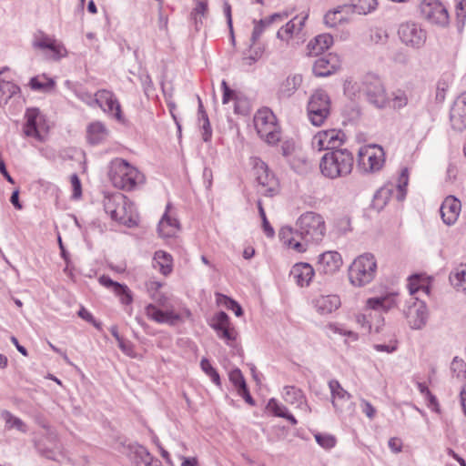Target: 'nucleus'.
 Returning a JSON list of instances; mask_svg holds the SVG:
<instances>
[{
    "label": "nucleus",
    "mask_w": 466,
    "mask_h": 466,
    "mask_svg": "<svg viewBox=\"0 0 466 466\" xmlns=\"http://www.w3.org/2000/svg\"><path fill=\"white\" fill-rule=\"evenodd\" d=\"M326 232L324 218L315 212L303 213L297 220L296 234L307 246L309 243H319Z\"/></svg>",
    "instance_id": "f03ea898"
},
{
    "label": "nucleus",
    "mask_w": 466,
    "mask_h": 466,
    "mask_svg": "<svg viewBox=\"0 0 466 466\" xmlns=\"http://www.w3.org/2000/svg\"><path fill=\"white\" fill-rule=\"evenodd\" d=\"M376 269L377 263L372 254L360 255L349 268L350 282L355 287H363L373 280Z\"/></svg>",
    "instance_id": "20e7f679"
},
{
    "label": "nucleus",
    "mask_w": 466,
    "mask_h": 466,
    "mask_svg": "<svg viewBox=\"0 0 466 466\" xmlns=\"http://www.w3.org/2000/svg\"><path fill=\"white\" fill-rule=\"evenodd\" d=\"M268 408L272 411L274 416L280 418H285L289 412V410L285 406L279 404L275 399L269 400Z\"/></svg>",
    "instance_id": "864d4df0"
},
{
    "label": "nucleus",
    "mask_w": 466,
    "mask_h": 466,
    "mask_svg": "<svg viewBox=\"0 0 466 466\" xmlns=\"http://www.w3.org/2000/svg\"><path fill=\"white\" fill-rule=\"evenodd\" d=\"M360 91L367 100L376 107L382 108L387 103L384 87L380 79L368 77L362 84Z\"/></svg>",
    "instance_id": "f8f14e48"
},
{
    "label": "nucleus",
    "mask_w": 466,
    "mask_h": 466,
    "mask_svg": "<svg viewBox=\"0 0 466 466\" xmlns=\"http://www.w3.org/2000/svg\"><path fill=\"white\" fill-rule=\"evenodd\" d=\"M152 264L155 268L167 276L172 270V257L167 252L157 250L155 252Z\"/></svg>",
    "instance_id": "7c9ffc66"
},
{
    "label": "nucleus",
    "mask_w": 466,
    "mask_h": 466,
    "mask_svg": "<svg viewBox=\"0 0 466 466\" xmlns=\"http://www.w3.org/2000/svg\"><path fill=\"white\" fill-rule=\"evenodd\" d=\"M95 96L96 103L104 112L114 116L117 120H121V106L113 93L103 89L97 91Z\"/></svg>",
    "instance_id": "dca6fc26"
},
{
    "label": "nucleus",
    "mask_w": 466,
    "mask_h": 466,
    "mask_svg": "<svg viewBox=\"0 0 466 466\" xmlns=\"http://www.w3.org/2000/svg\"><path fill=\"white\" fill-rule=\"evenodd\" d=\"M3 418L5 420L6 424H8L10 428H15L24 433L26 432L27 428L25 422L21 419L15 417L11 412L7 410L4 411Z\"/></svg>",
    "instance_id": "c03bdc74"
},
{
    "label": "nucleus",
    "mask_w": 466,
    "mask_h": 466,
    "mask_svg": "<svg viewBox=\"0 0 466 466\" xmlns=\"http://www.w3.org/2000/svg\"><path fill=\"white\" fill-rule=\"evenodd\" d=\"M258 133L269 145H275L280 140V132L276 125H271L268 128L259 127V132Z\"/></svg>",
    "instance_id": "ea45409f"
},
{
    "label": "nucleus",
    "mask_w": 466,
    "mask_h": 466,
    "mask_svg": "<svg viewBox=\"0 0 466 466\" xmlns=\"http://www.w3.org/2000/svg\"><path fill=\"white\" fill-rule=\"evenodd\" d=\"M280 240H282L289 247L292 248L298 252L306 251V245L296 239V237H299L296 234L292 228L289 226L282 227L279 233Z\"/></svg>",
    "instance_id": "c756f323"
},
{
    "label": "nucleus",
    "mask_w": 466,
    "mask_h": 466,
    "mask_svg": "<svg viewBox=\"0 0 466 466\" xmlns=\"http://www.w3.org/2000/svg\"><path fill=\"white\" fill-rule=\"evenodd\" d=\"M207 13L208 3L205 0H197L196 6L190 14L191 19L194 21L197 30H198V25H202L201 16H205Z\"/></svg>",
    "instance_id": "a19ab883"
},
{
    "label": "nucleus",
    "mask_w": 466,
    "mask_h": 466,
    "mask_svg": "<svg viewBox=\"0 0 466 466\" xmlns=\"http://www.w3.org/2000/svg\"><path fill=\"white\" fill-rule=\"evenodd\" d=\"M354 165L352 153L346 149H337L325 153L319 162L321 174L330 179L350 175Z\"/></svg>",
    "instance_id": "f257e3e1"
},
{
    "label": "nucleus",
    "mask_w": 466,
    "mask_h": 466,
    "mask_svg": "<svg viewBox=\"0 0 466 466\" xmlns=\"http://www.w3.org/2000/svg\"><path fill=\"white\" fill-rule=\"evenodd\" d=\"M123 202H125V196L121 193L107 196L104 199V209L110 217H116L117 212H116V209L118 207L117 205Z\"/></svg>",
    "instance_id": "c9c22d12"
},
{
    "label": "nucleus",
    "mask_w": 466,
    "mask_h": 466,
    "mask_svg": "<svg viewBox=\"0 0 466 466\" xmlns=\"http://www.w3.org/2000/svg\"><path fill=\"white\" fill-rule=\"evenodd\" d=\"M254 23H255V25H254L253 32H252L251 38H250L251 46L256 44V42L258 40V38L262 35L266 25H268L266 23V20H264V19H261L258 22L254 21Z\"/></svg>",
    "instance_id": "6e6d98bb"
},
{
    "label": "nucleus",
    "mask_w": 466,
    "mask_h": 466,
    "mask_svg": "<svg viewBox=\"0 0 466 466\" xmlns=\"http://www.w3.org/2000/svg\"><path fill=\"white\" fill-rule=\"evenodd\" d=\"M170 208V204L167 205L166 212L158 223V232L163 238L173 237L177 230L179 228V222L177 218H171L167 211Z\"/></svg>",
    "instance_id": "cd10ccee"
},
{
    "label": "nucleus",
    "mask_w": 466,
    "mask_h": 466,
    "mask_svg": "<svg viewBox=\"0 0 466 466\" xmlns=\"http://www.w3.org/2000/svg\"><path fill=\"white\" fill-rule=\"evenodd\" d=\"M212 321L211 327L217 331L220 339L228 342L236 340L235 329L230 327L229 317L226 312L219 311Z\"/></svg>",
    "instance_id": "6ab92c4d"
},
{
    "label": "nucleus",
    "mask_w": 466,
    "mask_h": 466,
    "mask_svg": "<svg viewBox=\"0 0 466 466\" xmlns=\"http://www.w3.org/2000/svg\"><path fill=\"white\" fill-rule=\"evenodd\" d=\"M40 111L36 107L27 108L25 114V124L24 125V134L26 137H34L38 141H42V136L38 130L37 118Z\"/></svg>",
    "instance_id": "393cba45"
},
{
    "label": "nucleus",
    "mask_w": 466,
    "mask_h": 466,
    "mask_svg": "<svg viewBox=\"0 0 466 466\" xmlns=\"http://www.w3.org/2000/svg\"><path fill=\"white\" fill-rule=\"evenodd\" d=\"M461 204V201L453 196L447 197L442 202L440 212L442 221L448 225H453L460 215Z\"/></svg>",
    "instance_id": "aec40b11"
},
{
    "label": "nucleus",
    "mask_w": 466,
    "mask_h": 466,
    "mask_svg": "<svg viewBox=\"0 0 466 466\" xmlns=\"http://www.w3.org/2000/svg\"><path fill=\"white\" fill-rule=\"evenodd\" d=\"M254 171L258 183L264 188V193L268 196L275 195L278 191L279 183L267 164L260 159H257L254 164Z\"/></svg>",
    "instance_id": "ddd939ff"
},
{
    "label": "nucleus",
    "mask_w": 466,
    "mask_h": 466,
    "mask_svg": "<svg viewBox=\"0 0 466 466\" xmlns=\"http://www.w3.org/2000/svg\"><path fill=\"white\" fill-rule=\"evenodd\" d=\"M450 281L458 291L466 293V267L451 273Z\"/></svg>",
    "instance_id": "4c0bfd02"
},
{
    "label": "nucleus",
    "mask_w": 466,
    "mask_h": 466,
    "mask_svg": "<svg viewBox=\"0 0 466 466\" xmlns=\"http://www.w3.org/2000/svg\"><path fill=\"white\" fill-rule=\"evenodd\" d=\"M146 315L157 323H166L170 326L177 325L181 320V316L173 310H161L154 304H148L145 308Z\"/></svg>",
    "instance_id": "412c9836"
},
{
    "label": "nucleus",
    "mask_w": 466,
    "mask_h": 466,
    "mask_svg": "<svg viewBox=\"0 0 466 466\" xmlns=\"http://www.w3.org/2000/svg\"><path fill=\"white\" fill-rule=\"evenodd\" d=\"M373 348L377 351H384L387 353H393L397 350V340H390V344H375Z\"/></svg>",
    "instance_id": "69168bd1"
},
{
    "label": "nucleus",
    "mask_w": 466,
    "mask_h": 466,
    "mask_svg": "<svg viewBox=\"0 0 466 466\" xmlns=\"http://www.w3.org/2000/svg\"><path fill=\"white\" fill-rule=\"evenodd\" d=\"M343 21L340 8L329 11L324 15V23L327 26L335 27Z\"/></svg>",
    "instance_id": "49530a36"
},
{
    "label": "nucleus",
    "mask_w": 466,
    "mask_h": 466,
    "mask_svg": "<svg viewBox=\"0 0 466 466\" xmlns=\"http://www.w3.org/2000/svg\"><path fill=\"white\" fill-rule=\"evenodd\" d=\"M221 86L223 89L222 103L228 104L230 100L236 101V97H238L235 90L231 89L225 80L222 81Z\"/></svg>",
    "instance_id": "13d9d810"
},
{
    "label": "nucleus",
    "mask_w": 466,
    "mask_h": 466,
    "mask_svg": "<svg viewBox=\"0 0 466 466\" xmlns=\"http://www.w3.org/2000/svg\"><path fill=\"white\" fill-rule=\"evenodd\" d=\"M217 301L222 304L228 309L234 311L237 317L243 315V309L241 306L235 299L226 295L217 294Z\"/></svg>",
    "instance_id": "79ce46f5"
},
{
    "label": "nucleus",
    "mask_w": 466,
    "mask_h": 466,
    "mask_svg": "<svg viewBox=\"0 0 466 466\" xmlns=\"http://www.w3.org/2000/svg\"><path fill=\"white\" fill-rule=\"evenodd\" d=\"M317 443L324 449H331L336 445V439L329 434H315Z\"/></svg>",
    "instance_id": "09e8293b"
},
{
    "label": "nucleus",
    "mask_w": 466,
    "mask_h": 466,
    "mask_svg": "<svg viewBox=\"0 0 466 466\" xmlns=\"http://www.w3.org/2000/svg\"><path fill=\"white\" fill-rule=\"evenodd\" d=\"M303 82V76L300 74H290L282 82H280L277 96L279 99H288L291 97L300 87Z\"/></svg>",
    "instance_id": "4be33fe9"
},
{
    "label": "nucleus",
    "mask_w": 466,
    "mask_h": 466,
    "mask_svg": "<svg viewBox=\"0 0 466 466\" xmlns=\"http://www.w3.org/2000/svg\"><path fill=\"white\" fill-rule=\"evenodd\" d=\"M451 371L457 378H466V363L463 360L455 357L451 364Z\"/></svg>",
    "instance_id": "de8ad7c7"
},
{
    "label": "nucleus",
    "mask_w": 466,
    "mask_h": 466,
    "mask_svg": "<svg viewBox=\"0 0 466 466\" xmlns=\"http://www.w3.org/2000/svg\"><path fill=\"white\" fill-rule=\"evenodd\" d=\"M200 367L202 369V370L208 376L210 377L211 380L218 386H220L221 385V380H220V377H219V374L218 373V371L216 370L215 368H213V366L211 365V363L209 362V360L206 358H203L200 361Z\"/></svg>",
    "instance_id": "37998d69"
},
{
    "label": "nucleus",
    "mask_w": 466,
    "mask_h": 466,
    "mask_svg": "<svg viewBox=\"0 0 466 466\" xmlns=\"http://www.w3.org/2000/svg\"><path fill=\"white\" fill-rule=\"evenodd\" d=\"M309 119L316 127L321 126L330 113V99L324 90H316L307 106Z\"/></svg>",
    "instance_id": "423d86ee"
},
{
    "label": "nucleus",
    "mask_w": 466,
    "mask_h": 466,
    "mask_svg": "<svg viewBox=\"0 0 466 466\" xmlns=\"http://www.w3.org/2000/svg\"><path fill=\"white\" fill-rule=\"evenodd\" d=\"M99 280L102 285H104L107 288H112L114 292L116 289H123V284L114 281L109 277L102 276Z\"/></svg>",
    "instance_id": "338daca9"
},
{
    "label": "nucleus",
    "mask_w": 466,
    "mask_h": 466,
    "mask_svg": "<svg viewBox=\"0 0 466 466\" xmlns=\"http://www.w3.org/2000/svg\"><path fill=\"white\" fill-rule=\"evenodd\" d=\"M117 206L118 207L116 209V212H117V216L111 217V218L123 225H128V222L131 221V218L127 216V198L125 197V202Z\"/></svg>",
    "instance_id": "8fccbe9b"
},
{
    "label": "nucleus",
    "mask_w": 466,
    "mask_h": 466,
    "mask_svg": "<svg viewBox=\"0 0 466 466\" xmlns=\"http://www.w3.org/2000/svg\"><path fill=\"white\" fill-rule=\"evenodd\" d=\"M139 80L144 88V92L147 96H149V93L153 91V82L150 76L147 72H142L139 75Z\"/></svg>",
    "instance_id": "680f3d73"
},
{
    "label": "nucleus",
    "mask_w": 466,
    "mask_h": 466,
    "mask_svg": "<svg viewBox=\"0 0 466 466\" xmlns=\"http://www.w3.org/2000/svg\"><path fill=\"white\" fill-rule=\"evenodd\" d=\"M229 380L236 387L237 390L242 389L247 386L244 376L239 369H234L229 373Z\"/></svg>",
    "instance_id": "603ef678"
},
{
    "label": "nucleus",
    "mask_w": 466,
    "mask_h": 466,
    "mask_svg": "<svg viewBox=\"0 0 466 466\" xmlns=\"http://www.w3.org/2000/svg\"><path fill=\"white\" fill-rule=\"evenodd\" d=\"M308 15L302 17H294L292 20L288 22L284 26H282L277 33V37L281 40L288 41L292 37L294 33L299 32L304 26L305 21Z\"/></svg>",
    "instance_id": "c85d7f7f"
},
{
    "label": "nucleus",
    "mask_w": 466,
    "mask_h": 466,
    "mask_svg": "<svg viewBox=\"0 0 466 466\" xmlns=\"http://www.w3.org/2000/svg\"><path fill=\"white\" fill-rule=\"evenodd\" d=\"M346 135L341 129H328L318 132L312 138V147L318 151L327 152L341 149Z\"/></svg>",
    "instance_id": "1a4fd4ad"
},
{
    "label": "nucleus",
    "mask_w": 466,
    "mask_h": 466,
    "mask_svg": "<svg viewBox=\"0 0 466 466\" xmlns=\"http://www.w3.org/2000/svg\"><path fill=\"white\" fill-rule=\"evenodd\" d=\"M283 397L286 402L290 404L298 403L299 407L304 405L308 411H310V408L308 405L302 391L294 386H285L283 389Z\"/></svg>",
    "instance_id": "2f4dec72"
},
{
    "label": "nucleus",
    "mask_w": 466,
    "mask_h": 466,
    "mask_svg": "<svg viewBox=\"0 0 466 466\" xmlns=\"http://www.w3.org/2000/svg\"><path fill=\"white\" fill-rule=\"evenodd\" d=\"M398 34L403 44L413 48H420L427 39L426 31L415 22L402 23L399 27Z\"/></svg>",
    "instance_id": "9b49d317"
},
{
    "label": "nucleus",
    "mask_w": 466,
    "mask_h": 466,
    "mask_svg": "<svg viewBox=\"0 0 466 466\" xmlns=\"http://www.w3.org/2000/svg\"><path fill=\"white\" fill-rule=\"evenodd\" d=\"M314 273V268L310 264L299 262L292 267L289 275L299 286L305 287L309 285Z\"/></svg>",
    "instance_id": "5701e85b"
},
{
    "label": "nucleus",
    "mask_w": 466,
    "mask_h": 466,
    "mask_svg": "<svg viewBox=\"0 0 466 466\" xmlns=\"http://www.w3.org/2000/svg\"><path fill=\"white\" fill-rule=\"evenodd\" d=\"M342 265L341 255L337 251H326L319 256L317 270L321 274L332 275Z\"/></svg>",
    "instance_id": "a211bd4d"
},
{
    "label": "nucleus",
    "mask_w": 466,
    "mask_h": 466,
    "mask_svg": "<svg viewBox=\"0 0 466 466\" xmlns=\"http://www.w3.org/2000/svg\"><path fill=\"white\" fill-rule=\"evenodd\" d=\"M341 61L338 55L326 54L318 57L312 66L313 75L317 77H326L335 74L340 69Z\"/></svg>",
    "instance_id": "4468645a"
},
{
    "label": "nucleus",
    "mask_w": 466,
    "mask_h": 466,
    "mask_svg": "<svg viewBox=\"0 0 466 466\" xmlns=\"http://www.w3.org/2000/svg\"><path fill=\"white\" fill-rule=\"evenodd\" d=\"M34 46L39 49L50 50L56 60L60 59L67 55V51L63 44L57 43L56 39L46 35H43L39 39L34 42Z\"/></svg>",
    "instance_id": "b1692460"
},
{
    "label": "nucleus",
    "mask_w": 466,
    "mask_h": 466,
    "mask_svg": "<svg viewBox=\"0 0 466 466\" xmlns=\"http://www.w3.org/2000/svg\"><path fill=\"white\" fill-rule=\"evenodd\" d=\"M320 315L330 314L340 306V299L337 295L319 296L312 301Z\"/></svg>",
    "instance_id": "a878e982"
},
{
    "label": "nucleus",
    "mask_w": 466,
    "mask_h": 466,
    "mask_svg": "<svg viewBox=\"0 0 466 466\" xmlns=\"http://www.w3.org/2000/svg\"><path fill=\"white\" fill-rule=\"evenodd\" d=\"M413 301L404 310L409 325L413 329H420L428 319L427 306L424 301L411 299Z\"/></svg>",
    "instance_id": "2eb2a0df"
},
{
    "label": "nucleus",
    "mask_w": 466,
    "mask_h": 466,
    "mask_svg": "<svg viewBox=\"0 0 466 466\" xmlns=\"http://www.w3.org/2000/svg\"><path fill=\"white\" fill-rule=\"evenodd\" d=\"M420 16L431 24L445 26L449 24L446 7L438 0H422L419 5Z\"/></svg>",
    "instance_id": "9d476101"
},
{
    "label": "nucleus",
    "mask_w": 466,
    "mask_h": 466,
    "mask_svg": "<svg viewBox=\"0 0 466 466\" xmlns=\"http://www.w3.org/2000/svg\"><path fill=\"white\" fill-rule=\"evenodd\" d=\"M366 305L370 309V314L372 315V317H370V319L372 320L371 332H381L384 326V318L382 313L388 312L396 306L395 297L385 296L370 298L367 300Z\"/></svg>",
    "instance_id": "0eeeda50"
},
{
    "label": "nucleus",
    "mask_w": 466,
    "mask_h": 466,
    "mask_svg": "<svg viewBox=\"0 0 466 466\" xmlns=\"http://www.w3.org/2000/svg\"><path fill=\"white\" fill-rule=\"evenodd\" d=\"M377 5V0H359V4L355 6L360 10V12L367 14L374 10Z\"/></svg>",
    "instance_id": "bf43d9fd"
},
{
    "label": "nucleus",
    "mask_w": 466,
    "mask_h": 466,
    "mask_svg": "<svg viewBox=\"0 0 466 466\" xmlns=\"http://www.w3.org/2000/svg\"><path fill=\"white\" fill-rule=\"evenodd\" d=\"M450 120L453 129L460 132L466 129V92L454 101L450 112Z\"/></svg>",
    "instance_id": "f3484780"
},
{
    "label": "nucleus",
    "mask_w": 466,
    "mask_h": 466,
    "mask_svg": "<svg viewBox=\"0 0 466 466\" xmlns=\"http://www.w3.org/2000/svg\"><path fill=\"white\" fill-rule=\"evenodd\" d=\"M199 122H202L201 129H202V138L205 142H208L212 137V128L210 126V122L208 116H204L203 118L198 119Z\"/></svg>",
    "instance_id": "4d7b16f0"
},
{
    "label": "nucleus",
    "mask_w": 466,
    "mask_h": 466,
    "mask_svg": "<svg viewBox=\"0 0 466 466\" xmlns=\"http://www.w3.org/2000/svg\"><path fill=\"white\" fill-rule=\"evenodd\" d=\"M329 388L331 393L332 405L337 410L340 409L339 403L337 402V400L339 401H348L351 399V395L342 388V386L337 380H329Z\"/></svg>",
    "instance_id": "473e14b6"
},
{
    "label": "nucleus",
    "mask_w": 466,
    "mask_h": 466,
    "mask_svg": "<svg viewBox=\"0 0 466 466\" xmlns=\"http://www.w3.org/2000/svg\"><path fill=\"white\" fill-rule=\"evenodd\" d=\"M108 176L116 187L127 191L134 189L142 177L135 167L122 158H115L111 161Z\"/></svg>",
    "instance_id": "7ed1b4c3"
},
{
    "label": "nucleus",
    "mask_w": 466,
    "mask_h": 466,
    "mask_svg": "<svg viewBox=\"0 0 466 466\" xmlns=\"http://www.w3.org/2000/svg\"><path fill=\"white\" fill-rule=\"evenodd\" d=\"M455 5L457 17L463 22L466 18V0H456Z\"/></svg>",
    "instance_id": "774afa93"
},
{
    "label": "nucleus",
    "mask_w": 466,
    "mask_h": 466,
    "mask_svg": "<svg viewBox=\"0 0 466 466\" xmlns=\"http://www.w3.org/2000/svg\"><path fill=\"white\" fill-rule=\"evenodd\" d=\"M333 44V36L329 34H321L314 37L307 46L309 55L318 56Z\"/></svg>",
    "instance_id": "bb28decb"
},
{
    "label": "nucleus",
    "mask_w": 466,
    "mask_h": 466,
    "mask_svg": "<svg viewBox=\"0 0 466 466\" xmlns=\"http://www.w3.org/2000/svg\"><path fill=\"white\" fill-rule=\"evenodd\" d=\"M389 35L386 30L382 28H376L370 34V40L377 45H385L388 41Z\"/></svg>",
    "instance_id": "5fc2aeb1"
},
{
    "label": "nucleus",
    "mask_w": 466,
    "mask_h": 466,
    "mask_svg": "<svg viewBox=\"0 0 466 466\" xmlns=\"http://www.w3.org/2000/svg\"><path fill=\"white\" fill-rule=\"evenodd\" d=\"M29 86L32 90L48 93L56 86V82L52 78H48L46 75L41 76H34L29 81Z\"/></svg>",
    "instance_id": "f704fd0d"
},
{
    "label": "nucleus",
    "mask_w": 466,
    "mask_h": 466,
    "mask_svg": "<svg viewBox=\"0 0 466 466\" xmlns=\"http://www.w3.org/2000/svg\"><path fill=\"white\" fill-rule=\"evenodd\" d=\"M70 181L73 187V198H79L82 195V187L78 176L76 174L71 175Z\"/></svg>",
    "instance_id": "0e129e2a"
},
{
    "label": "nucleus",
    "mask_w": 466,
    "mask_h": 466,
    "mask_svg": "<svg viewBox=\"0 0 466 466\" xmlns=\"http://www.w3.org/2000/svg\"><path fill=\"white\" fill-rule=\"evenodd\" d=\"M20 87L17 85L8 81H2L0 85V103L2 101L7 103L12 96L20 93Z\"/></svg>",
    "instance_id": "58836bf2"
},
{
    "label": "nucleus",
    "mask_w": 466,
    "mask_h": 466,
    "mask_svg": "<svg viewBox=\"0 0 466 466\" xmlns=\"http://www.w3.org/2000/svg\"><path fill=\"white\" fill-rule=\"evenodd\" d=\"M409 182L408 169L404 168L401 170L400 175L398 178V184L395 187L392 184L385 185L378 189L373 197L371 202V208L377 211H380L387 205L395 189L397 190L396 198L398 201L404 200L407 192V186Z\"/></svg>",
    "instance_id": "39448f33"
},
{
    "label": "nucleus",
    "mask_w": 466,
    "mask_h": 466,
    "mask_svg": "<svg viewBox=\"0 0 466 466\" xmlns=\"http://www.w3.org/2000/svg\"><path fill=\"white\" fill-rule=\"evenodd\" d=\"M275 116L269 110H260L254 117L255 127L257 131L259 132V127L268 128L274 123Z\"/></svg>",
    "instance_id": "e433bc0d"
},
{
    "label": "nucleus",
    "mask_w": 466,
    "mask_h": 466,
    "mask_svg": "<svg viewBox=\"0 0 466 466\" xmlns=\"http://www.w3.org/2000/svg\"><path fill=\"white\" fill-rule=\"evenodd\" d=\"M234 111L236 114L246 116L248 114V103L246 99L236 97Z\"/></svg>",
    "instance_id": "e2e57ef3"
},
{
    "label": "nucleus",
    "mask_w": 466,
    "mask_h": 466,
    "mask_svg": "<svg viewBox=\"0 0 466 466\" xmlns=\"http://www.w3.org/2000/svg\"><path fill=\"white\" fill-rule=\"evenodd\" d=\"M130 450L134 454V460L136 464H145L147 461H148L151 458V455L148 452V451L141 445L130 446Z\"/></svg>",
    "instance_id": "a18cd8bd"
},
{
    "label": "nucleus",
    "mask_w": 466,
    "mask_h": 466,
    "mask_svg": "<svg viewBox=\"0 0 466 466\" xmlns=\"http://www.w3.org/2000/svg\"><path fill=\"white\" fill-rule=\"evenodd\" d=\"M87 140L92 145H97L107 137V130L100 122L92 123L87 127Z\"/></svg>",
    "instance_id": "72a5a7b5"
},
{
    "label": "nucleus",
    "mask_w": 466,
    "mask_h": 466,
    "mask_svg": "<svg viewBox=\"0 0 466 466\" xmlns=\"http://www.w3.org/2000/svg\"><path fill=\"white\" fill-rule=\"evenodd\" d=\"M115 293L119 297L123 304L129 305L133 301L131 291L127 285L123 284V289H116Z\"/></svg>",
    "instance_id": "052dcab7"
},
{
    "label": "nucleus",
    "mask_w": 466,
    "mask_h": 466,
    "mask_svg": "<svg viewBox=\"0 0 466 466\" xmlns=\"http://www.w3.org/2000/svg\"><path fill=\"white\" fill-rule=\"evenodd\" d=\"M370 317H372V315L370 314V309L367 307L364 313L356 316V321L362 329L371 333L372 320L370 319Z\"/></svg>",
    "instance_id": "3c124183"
},
{
    "label": "nucleus",
    "mask_w": 466,
    "mask_h": 466,
    "mask_svg": "<svg viewBox=\"0 0 466 466\" xmlns=\"http://www.w3.org/2000/svg\"><path fill=\"white\" fill-rule=\"evenodd\" d=\"M384 162V151L378 145L368 146L360 148L359 151L358 166L366 173L380 170Z\"/></svg>",
    "instance_id": "6e6552de"
}]
</instances>
